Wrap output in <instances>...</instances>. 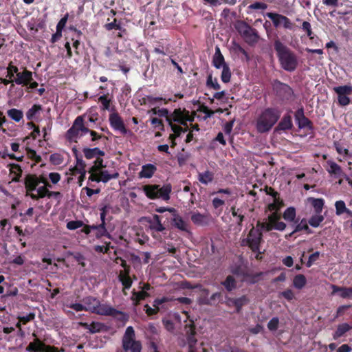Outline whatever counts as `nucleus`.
<instances>
[{"label":"nucleus","instance_id":"nucleus-53","mask_svg":"<svg viewBox=\"0 0 352 352\" xmlns=\"http://www.w3.org/2000/svg\"><path fill=\"white\" fill-rule=\"evenodd\" d=\"M222 69L221 79L223 82L228 83L231 79L230 69L228 65H225Z\"/></svg>","mask_w":352,"mask_h":352},{"label":"nucleus","instance_id":"nucleus-57","mask_svg":"<svg viewBox=\"0 0 352 352\" xmlns=\"http://www.w3.org/2000/svg\"><path fill=\"white\" fill-rule=\"evenodd\" d=\"M336 214L337 215H341L344 213L346 209V204L344 201L339 200L335 203Z\"/></svg>","mask_w":352,"mask_h":352},{"label":"nucleus","instance_id":"nucleus-42","mask_svg":"<svg viewBox=\"0 0 352 352\" xmlns=\"http://www.w3.org/2000/svg\"><path fill=\"white\" fill-rule=\"evenodd\" d=\"M307 283L306 277L303 274H297L293 279V285L298 289H302Z\"/></svg>","mask_w":352,"mask_h":352},{"label":"nucleus","instance_id":"nucleus-38","mask_svg":"<svg viewBox=\"0 0 352 352\" xmlns=\"http://www.w3.org/2000/svg\"><path fill=\"white\" fill-rule=\"evenodd\" d=\"M212 63L213 65L217 69H220L221 67L223 68V66L227 65L225 63L224 57L221 54L219 47H217L216 49V52L213 58Z\"/></svg>","mask_w":352,"mask_h":352},{"label":"nucleus","instance_id":"nucleus-36","mask_svg":"<svg viewBox=\"0 0 352 352\" xmlns=\"http://www.w3.org/2000/svg\"><path fill=\"white\" fill-rule=\"evenodd\" d=\"M352 329V327L347 323H342L338 326L336 331L333 334V340H337L344 336L346 332Z\"/></svg>","mask_w":352,"mask_h":352},{"label":"nucleus","instance_id":"nucleus-4","mask_svg":"<svg viewBox=\"0 0 352 352\" xmlns=\"http://www.w3.org/2000/svg\"><path fill=\"white\" fill-rule=\"evenodd\" d=\"M135 338V334L133 327H128L122 340V349L125 352H141L142 344L140 341L136 340Z\"/></svg>","mask_w":352,"mask_h":352},{"label":"nucleus","instance_id":"nucleus-37","mask_svg":"<svg viewBox=\"0 0 352 352\" xmlns=\"http://www.w3.org/2000/svg\"><path fill=\"white\" fill-rule=\"evenodd\" d=\"M221 285L225 287L226 290L228 292L236 288V280L232 275H228L226 279L221 282Z\"/></svg>","mask_w":352,"mask_h":352},{"label":"nucleus","instance_id":"nucleus-24","mask_svg":"<svg viewBox=\"0 0 352 352\" xmlns=\"http://www.w3.org/2000/svg\"><path fill=\"white\" fill-rule=\"evenodd\" d=\"M85 306L86 307L87 311H90L95 314L97 308L98 307L100 301L96 297L87 296L82 300Z\"/></svg>","mask_w":352,"mask_h":352},{"label":"nucleus","instance_id":"nucleus-11","mask_svg":"<svg viewBox=\"0 0 352 352\" xmlns=\"http://www.w3.org/2000/svg\"><path fill=\"white\" fill-rule=\"evenodd\" d=\"M272 87L276 96L282 100H289L294 94V91L290 86L278 80L274 81Z\"/></svg>","mask_w":352,"mask_h":352},{"label":"nucleus","instance_id":"nucleus-22","mask_svg":"<svg viewBox=\"0 0 352 352\" xmlns=\"http://www.w3.org/2000/svg\"><path fill=\"white\" fill-rule=\"evenodd\" d=\"M76 118L74 120L72 126L67 130L65 134L66 139L69 142H77V139L79 136L80 131L78 126Z\"/></svg>","mask_w":352,"mask_h":352},{"label":"nucleus","instance_id":"nucleus-50","mask_svg":"<svg viewBox=\"0 0 352 352\" xmlns=\"http://www.w3.org/2000/svg\"><path fill=\"white\" fill-rule=\"evenodd\" d=\"M324 217L323 215L321 214H316L309 218L308 223L314 228H317L324 221Z\"/></svg>","mask_w":352,"mask_h":352},{"label":"nucleus","instance_id":"nucleus-31","mask_svg":"<svg viewBox=\"0 0 352 352\" xmlns=\"http://www.w3.org/2000/svg\"><path fill=\"white\" fill-rule=\"evenodd\" d=\"M82 152L86 159L91 160L94 157H97V156H104L105 153L100 150L98 147H95L93 148H84L82 149Z\"/></svg>","mask_w":352,"mask_h":352},{"label":"nucleus","instance_id":"nucleus-13","mask_svg":"<svg viewBox=\"0 0 352 352\" xmlns=\"http://www.w3.org/2000/svg\"><path fill=\"white\" fill-rule=\"evenodd\" d=\"M295 120L299 129H314L312 122L305 116L302 107L299 108L294 114Z\"/></svg>","mask_w":352,"mask_h":352},{"label":"nucleus","instance_id":"nucleus-60","mask_svg":"<svg viewBox=\"0 0 352 352\" xmlns=\"http://www.w3.org/2000/svg\"><path fill=\"white\" fill-rule=\"evenodd\" d=\"M233 49L236 53H241L244 56V58L246 61L250 60V56L247 51L242 47L239 43H234Z\"/></svg>","mask_w":352,"mask_h":352},{"label":"nucleus","instance_id":"nucleus-61","mask_svg":"<svg viewBox=\"0 0 352 352\" xmlns=\"http://www.w3.org/2000/svg\"><path fill=\"white\" fill-rule=\"evenodd\" d=\"M27 155L28 158L34 160L36 163H39L41 162L42 158L40 155H37L36 152L31 148L27 149Z\"/></svg>","mask_w":352,"mask_h":352},{"label":"nucleus","instance_id":"nucleus-56","mask_svg":"<svg viewBox=\"0 0 352 352\" xmlns=\"http://www.w3.org/2000/svg\"><path fill=\"white\" fill-rule=\"evenodd\" d=\"M206 85L209 88H212L215 90H219L221 89L220 85L218 83L217 79L214 78L213 80L211 74L208 75L206 80Z\"/></svg>","mask_w":352,"mask_h":352},{"label":"nucleus","instance_id":"nucleus-26","mask_svg":"<svg viewBox=\"0 0 352 352\" xmlns=\"http://www.w3.org/2000/svg\"><path fill=\"white\" fill-rule=\"evenodd\" d=\"M157 171V167L152 164H146L142 166V170L139 173L140 178H151Z\"/></svg>","mask_w":352,"mask_h":352},{"label":"nucleus","instance_id":"nucleus-58","mask_svg":"<svg viewBox=\"0 0 352 352\" xmlns=\"http://www.w3.org/2000/svg\"><path fill=\"white\" fill-rule=\"evenodd\" d=\"M63 156L60 153H53L50 156V161L54 165H60L63 162Z\"/></svg>","mask_w":352,"mask_h":352},{"label":"nucleus","instance_id":"nucleus-30","mask_svg":"<svg viewBox=\"0 0 352 352\" xmlns=\"http://www.w3.org/2000/svg\"><path fill=\"white\" fill-rule=\"evenodd\" d=\"M283 219L289 222L293 223H297L299 221V218H296V211L295 208L289 207L287 208L283 214Z\"/></svg>","mask_w":352,"mask_h":352},{"label":"nucleus","instance_id":"nucleus-41","mask_svg":"<svg viewBox=\"0 0 352 352\" xmlns=\"http://www.w3.org/2000/svg\"><path fill=\"white\" fill-rule=\"evenodd\" d=\"M148 296L149 294L146 291L135 292L133 290L132 292L131 300L135 305H138L141 300H144Z\"/></svg>","mask_w":352,"mask_h":352},{"label":"nucleus","instance_id":"nucleus-17","mask_svg":"<svg viewBox=\"0 0 352 352\" xmlns=\"http://www.w3.org/2000/svg\"><path fill=\"white\" fill-rule=\"evenodd\" d=\"M327 164L328 166L326 168L327 171L335 179L344 177L346 176V174L344 172L342 167L333 160H328Z\"/></svg>","mask_w":352,"mask_h":352},{"label":"nucleus","instance_id":"nucleus-44","mask_svg":"<svg viewBox=\"0 0 352 352\" xmlns=\"http://www.w3.org/2000/svg\"><path fill=\"white\" fill-rule=\"evenodd\" d=\"M196 330L193 324L189 325V329L187 331V343L188 344H197V340L195 338Z\"/></svg>","mask_w":352,"mask_h":352},{"label":"nucleus","instance_id":"nucleus-2","mask_svg":"<svg viewBox=\"0 0 352 352\" xmlns=\"http://www.w3.org/2000/svg\"><path fill=\"white\" fill-rule=\"evenodd\" d=\"M282 114L278 107H269L261 111L256 120V129L260 133L270 131L277 123Z\"/></svg>","mask_w":352,"mask_h":352},{"label":"nucleus","instance_id":"nucleus-3","mask_svg":"<svg viewBox=\"0 0 352 352\" xmlns=\"http://www.w3.org/2000/svg\"><path fill=\"white\" fill-rule=\"evenodd\" d=\"M146 196L150 199H162L164 201L170 199L172 191L171 184H167L161 187L157 184H146L142 187Z\"/></svg>","mask_w":352,"mask_h":352},{"label":"nucleus","instance_id":"nucleus-10","mask_svg":"<svg viewBox=\"0 0 352 352\" xmlns=\"http://www.w3.org/2000/svg\"><path fill=\"white\" fill-rule=\"evenodd\" d=\"M265 16L272 20L273 25L276 28L283 25V27L286 30H294L296 27L295 23L292 22L288 17L280 14L267 12Z\"/></svg>","mask_w":352,"mask_h":352},{"label":"nucleus","instance_id":"nucleus-43","mask_svg":"<svg viewBox=\"0 0 352 352\" xmlns=\"http://www.w3.org/2000/svg\"><path fill=\"white\" fill-rule=\"evenodd\" d=\"M98 101L102 104L101 109L102 110H107L113 112L116 111L114 107L110 108V104L111 100V99L108 98V94H104L102 96H100L98 98Z\"/></svg>","mask_w":352,"mask_h":352},{"label":"nucleus","instance_id":"nucleus-62","mask_svg":"<svg viewBox=\"0 0 352 352\" xmlns=\"http://www.w3.org/2000/svg\"><path fill=\"white\" fill-rule=\"evenodd\" d=\"M279 319L277 317L272 318L267 323V328L270 331H276L278 328Z\"/></svg>","mask_w":352,"mask_h":352},{"label":"nucleus","instance_id":"nucleus-54","mask_svg":"<svg viewBox=\"0 0 352 352\" xmlns=\"http://www.w3.org/2000/svg\"><path fill=\"white\" fill-rule=\"evenodd\" d=\"M100 157L101 156L96 157V160L94 161V165L90 168L89 172L100 171L102 168L105 167V166L103 164V159Z\"/></svg>","mask_w":352,"mask_h":352},{"label":"nucleus","instance_id":"nucleus-9","mask_svg":"<svg viewBox=\"0 0 352 352\" xmlns=\"http://www.w3.org/2000/svg\"><path fill=\"white\" fill-rule=\"evenodd\" d=\"M32 336L35 338L27 346L26 351L28 352H60L57 347L46 344L39 338H36L35 333H33Z\"/></svg>","mask_w":352,"mask_h":352},{"label":"nucleus","instance_id":"nucleus-27","mask_svg":"<svg viewBox=\"0 0 352 352\" xmlns=\"http://www.w3.org/2000/svg\"><path fill=\"white\" fill-rule=\"evenodd\" d=\"M130 273L120 272L118 274V280L123 285V293L126 295V289H129L132 285L133 281L129 276Z\"/></svg>","mask_w":352,"mask_h":352},{"label":"nucleus","instance_id":"nucleus-51","mask_svg":"<svg viewBox=\"0 0 352 352\" xmlns=\"http://www.w3.org/2000/svg\"><path fill=\"white\" fill-rule=\"evenodd\" d=\"M273 199L274 201L267 206V209L270 211H278L284 206V202L280 197Z\"/></svg>","mask_w":352,"mask_h":352},{"label":"nucleus","instance_id":"nucleus-49","mask_svg":"<svg viewBox=\"0 0 352 352\" xmlns=\"http://www.w3.org/2000/svg\"><path fill=\"white\" fill-rule=\"evenodd\" d=\"M333 91L338 95L348 96L352 94V86L351 85H343L339 87H335Z\"/></svg>","mask_w":352,"mask_h":352},{"label":"nucleus","instance_id":"nucleus-12","mask_svg":"<svg viewBox=\"0 0 352 352\" xmlns=\"http://www.w3.org/2000/svg\"><path fill=\"white\" fill-rule=\"evenodd\" d=\"M146 221L149 224V229L152 231V236L157 239L155 232H163L166 230L165 226L161 222V217L158 214H153L152 217H145Z\"/></svg>","mask_w":352,"mask_h":352},{"label":"nucleus","instance_id":"nucleus-34","mask_svg":"<svg viewBox=\"0 0 352 352\" xmlns=\"http://www.w3.org/2000/svg\"><path fill=\"white\" fill-rule=\"evenodd\" d=\"M214 178V173L210 170H206L203 173H198V180L200 183L204 185H208L211 183Z\"/></svg>","mask_w":352,"mask_h":352},{"label":"nucleus","instance_id":"nucleus-32","mask_svg":"<svg viewBox=\"0 0 352 352\" xmlns=\"http://www.w3.org/2000/svg\"><path fill=\"white\" fill-rule=\"evenodd\" d=\"M94 230H96V237L97 239H100L102 236H106L109 239H111V235L107 231L106 228V222L101 221V223L98 225H94V227H92Z\"/></svg>","mask_w":352,"mask_h":352},{"label":"nucleus","instance_id":"nucleus-7","mask_svg":"<svg viewBox=\"0 0 352 352\" xmlns=\"http://www.w3.org/2000/svg\"><path fill=\"white\" fill-rule=\"evenodd\" d=\"M109 122L111 127L121 135L124 136L133 135V132L126 128L123 119L116 111L109 114Z\"/></svg>","mask_w":352,"mask_h":352},{"label":"nucleus","instance_id":"nucleus-64","mask_svg":"<svg viewBox=\"0 0 352 352\" xmlns=\"http://www.w3.org/2000/svg\"><path fill=\"white\" fill-rule=\"evenodd\" d=\"M83 226L82 221H70L67 223V228L70 230H74L77 228H81Z\"/></svg>","mask_w":352,"mask_h":352},{"label":"nucleus","instance_id":"nucleus-5","mask_svg":"<svg viewBox=\"0 0 352 352\" xmlns=\"http://www.w3.org/2000/svg\"><path fill=\"white\" fill-rule=\"evenodd\" d=\"M263 234L259 229L252 227L246 238L241 240V246H248L253 252H259Z\"/></svg>","mask_w":352,"mask_h":352},{"label":"nucleus","instance_id":"nucleus-19","mask_svg":"<svg viewBox=\"0 0 352 352\" xmlns=\"http://www.w3.org/2000/svg\"><path fill=\"white\" fill-rule=\"evenodd\" d=\"M273 212L268 216V221L274 225V230L283 231L287 228L285 222L280 221L281 216L278 211H272Z\"/></svg>","mask_w":352,"mask_h":352},{"label":"nucleus","instance_id":"nucleus-16","mask_svg":"<svg viewBox=\"0 0 352 352\" xmlns=\"http://www.w3.org/2000/svg\"><path fill=\"white\" fill-rule=\"evenodd\" d=\"M32 72L23 67L21 72H19L14 78V82L19 85L28 86V83L33 80Z\"/></svg>","mask_w":352,"mask_h":352},{"label":"nucleus","instance_id":"nucleus-40","mask_svg":"<svg viewBox=\"0 0 352 352\" xmlns=\"http://www.w3.org/2000/svg\"><path fill=\"white\" fill-rule=\"evenodd\" d=\"M235 302V311L239 314L243 306L247 305L250 302V299L246 295H243L241 297L236 298Z\"/></svg>","mask_w":352,"mask_h":352},{"label":"nucleus","instance_id":"nucleus-6","mask_svg":"<svg viewBox=\"0 0 352 352\" xmlns=\"http://www.w3.org/2000/svg\"><path fill=\"white\" fill-rule=\"evenodd\" d=\"M236 29L249 45H253L258 41L259 36L257 30L252 28L247 23L244 21L238 23L236 25Z\"/></svg>","mask_w":352,"mask_h":352},{"label":"nucleus","instance_id":"nucleus-52","mask_svg":"<svg viewBox=\"0 0 352 352\" xmlns=\"http://www.w3.org/2000/svg\"><path fill=\"white\" fill-rule=\"evenodd\" d=\"M86 164L82 160V157L78 158L76 160V164L74 168V170L76 171L80 175H82V177H85L86 170H85Z\"/></svg>","mask_w":352,"mask_h":352},{"label":"nucleus","instance_id":"nucleus-8","mask_svg":"<svg viewBox=\"0 0 352 352\" xmlns=\"http://www.w3.org/2000/svg\"><path fill=\"white\" fill-rule=\"evenodd\" d=\"M194 120V116L190 115L189 111L186 109H182L181 108L175 109L173 113L170 114L168 119V123L177 122L180 125L188 128L187 122H192Z\"/></svg>","mask_w":352,"mask_h":352},{"label":"nucleus","instance_id":"nucleus-29","mask_svg":"<svg viewBox=\"0 0 352 352\" xmlns=\"http://www.w3.org/2000/svg\"><path fill=\"white\" fill-rule=\"evenodd\" d=\"M42 111V106L39 104H34L30 109L28 110L25 113L26 118L28 120H36Z\"/></svg>","mask_w":352,"mask_h":352},{"label":"nucleus","instance_id":"nucleus-1","mask_svg":"<svg viewBox=\"0 0 352 352\" xmlns=\"http://www.w3.org/2000/svg\"><path fill=\"white\" fill-rule=\"evenodd\" d=\"M274 47L280 67L288 72H294L298 66L296 54L279 39L274 41Z\"/></svg>","mask_w":352,"mask_h":352},{"label":"nucleus","instance_id":"nucleus-23","mask_svg":"<svg viewBox=\"0 0 352 352\" xmlns=\"http://www.w3.org/2000/svg\"><path fill=\"white\" fill-rule=\"evenodd\" d=\"M289 227L293 228V233L300 232L301 231H305L307 234H312L313 231L309 228L308 226V221L305 218L299 219L297 223H293L289 226Z\"/></svg>","mask_w":352,"mask_h":352},{"label":"nucleus","instance_id":"nucleus-39","mask_svg":"<svg viewBox=\"0 0 352 352\" xmlns=\"http://www.w3.org/2000/svg\"><path fill=\"white\" fill-rule=\"evenodd\" d=\"M9 166H10V174L14 175V177L12 178V181L14 182H19L22 175V169L20 165L17 164H10Z\"/></svg>","mask_w":352,"mask_h":352},{"label":"nucleus","instance_id":"nucleus-48","mask_svg":"<svg viewBox=\"0 0 352 352\" xmlns=\"http://www.w3.org/2000/svg\"><path fill=\"white\" fill-rule=\"evenodd\" d=\"M263 272H258L256 274L245 273L243 274L244 280L250 283L254 284L259 281Z\"/></svg>","mask_w":352,"mask_h":352},{"label":"nucleus","instance_id":"nucleus-14","mask_svg":"<svg viewBox=\"0 0 352 352\" xmlns=\"http://www.w3.org/2000/svg\"><path fill=\"white\" fill-rule=\"evenodd\" d=\"M195 287H200L201 296L199 298V303L202 305H212V302H214L217 300H219L221 298V294L220 292H215L212 296L208 298V295L210 294L209 289L206 288H202L201 285H197Z\"/></svg>","mask_w":352,"mask_h":352},{"label":"nucleus","instance_id":"nucleus-63","mask_svg":"<svg viewBox=\"0 0 352 352\" xmlns=\"http://www.w3.org/2000/svg\"><path fill=\"white\" fill-rule=\"evenodd\" d=\"M280 296L283 297L288 301H291L295 298L294 293L291 289H287L280 293Z\"/></svg>","mask_w":352,"mask_h":352},{"label":"nucleus","instance_id":"nucleus-21","mask_svg":"<svg viewBox=\"0 0 352 352\" xmlns=\"http://www.w3.org/2000/svg\"><path fill=\"white\" fill-rule=\"evenodd\" d=\"M190 219L195 225L204 226L208 224L210 215L208 214H201L199 212H195L192 213Z\"/></svg>","mask_w":352,"mask_h":352},{"label":"nucleus","instance_id":"nucleus-33","mask_svg":"<svg viewBox=\"0 0 352 352\" xmlns=\"http://www.w3.org/2000/svg\"><path fill=\"white\" fill-rule=\"evenodd\" d=\"M307 201L314 208L316 214H321L324 205V200L322 198L309 197Z\"/></svg>","mask_w":352,"mask_h":352},{"label":"nucleus","instance_id":"nucleus-59","mask_svg":"<svg viewBox=\"0 0 352 352\" xmlns=\"http://www.w3.org/2000/svg\"><path fill=\"white\" fill-rule=\"evenodd\" d=\"M77 122L78 124V126L80 132H82V133H90L91 130L89 129L87 126L84 124V116H79L76 118Z\"/></svg>","mask_w":352,"mask_h":352},{"label":"nucleus","instance_id":"nucleus-47","mask_svg":"<svg viewBox=\"0 0 352 352\" xmlns=\"http://www.w3.org/2000/svg\"><path fill=\"white\" fill-rule=\"evenodd\" d=\"M100 180L103 183H107L112 179H117L119 177V173L116 172L112 174H109L107 170H100Z\"/></svg>","mask_w":352,"mask_h":352},{"label":"nucleus","instance_id":"nucleus-18","mask_svg":"<svg viewBox=\"0 0 352 352\" xmlns=\"http://www.w3.org/2000/svg\"><path fill=\"white\" fill-rule=\"evenodd\" d=\"M95 314L101 316L116 317L118 315H123V313L116 309L107 305L99 303Z\"/></svg>","mask_w":352,"mask_h":352},{"label":"nucleus","instance_id":"nucleus-55","mask_svg":"<svg viewBox=\"0 0 352 352\" xmlns=\"http://www.w3.org/2000/svg\"><path fill=\"white\" fill-rule=\"evenodd\" d=\"M170 126L171 130L173 131V133L176 134V135L179 136L182 133L186 132L188 129V127L186 126L182 127L180 125L176 124L174 122L168 123Z\"/></svg>","mask_w":352,"mask_h":352},{"label":"nucleus","instance_id":"nucleus-46","mask_svg":"<svg viewBox=\"0 0 352 352\" xmlns=\"http://www.w3.org/2000/svg\"><path fill=\"white\" fill-rule=\"evenodd\" d=\"M37 193L30 195V198L33 200H38L39 199L44 198L47 196L49 189L46 186H38L36 189Z\"/></svg>","mask_w":352,"mask_h":352},{"label":"nucleus","instance_id":"nucleus-45","mask_svg":"<svg viewBox=\"0 0 352 352\" xmlns=\"http://www.w3.org/2000/svg\"><path fill=\"white\" fill-rule=\"evenodd\" d=\"M7 114L12 120L16 122H20L23 117V111L14 108L9 109L7 111Z\"/></svg>","mask_w":352,"mask_h":352},{"label":"nucleus","instance_id":"nucleus-25","mask_svg":"<svg viewBox=\"0 0 352 352\" xmlns=\"http://www.w3.org/2000/svg\"><path fill=\"white\" fill-rule=\"evenodd\" d=\"M81 325L88 329L91 333H99L107 330L106 325L100 322H92L91 324L85 322L81 323Z\"/></svg>","mask_w":352,"mask_h":352},{"label":"nucleus","instance_id":"nucleus-20","mask_svg":"<svg viewBox=\"0 0 352 352\" xmlns=\"http://www.w3.org/2000/svg\"><path fill=\"white\" fill-rule=\"evenodd\" d=\"M330 287L332 289V296L339 293V296L342 298H352V287H340L333 284Z\"/></svg>","mask_w":352,"mask_h":352},{"label":"nucleus","instance_id":"nucleus-35","mask_svg":"<svg viewBox=\"0 0 352 352\" xmlns=\"http://www.w3.org/2000/svg\"><path fill=\"white\" fill-rule=\"evenodd\" d=\"M172 225L179 230L188 232V224L179 214H174Z\"/></svg>","mask_w":352,"mask_h":352},{"label":"nucleus","instance_id":"nucleus-15","mask_svg":"<svg viewBox=\"0 0 352 352\" xmlns=\"http://www.w3.org/2000/svg\"><path fill=\"white\" fill-rule=\"evenodd\" d=\"M24 186L25 188V196L30 197L34 194V191L36 190L38 183L37 175L36 174H28L24 178Z\"/></svg>","mask_w":352,"mask_h":352},{"label":"nucleus","instance_id":"nucleus-28","mask_svg":"<svg viewBox=\"0 0 352 352\" xmlns=\"http://www.w3.org/2000/svg\"><path fill=\"white\" fill-rule=\"evenodd\" d=\"M293 128L292 116L289 114H285L278 124L277 130L287 131Z\"/></svg>","mask_w":352,"mask_h":352}]
</instances>
